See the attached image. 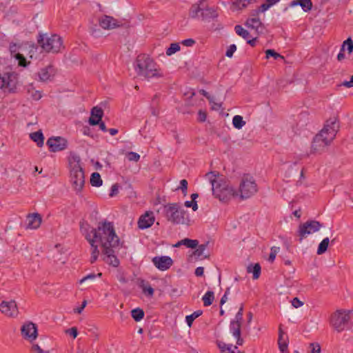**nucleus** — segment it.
Here are the masks:
<instances>
[{"label":"nucleus","instance_id":"23","mask_svg":"<svg viewBox=\"0 0 353 353\" xmlns=\"http://www.w3.org/2000/svg\"><path fill=\"white\" fill-rule=\"evenodd\" d=\"M137 284L146 296L149 298L153 296L154 290L148 281L139 279L137 281Z\"/></svg>","mask_w":353,"mask_h":353},{"label":"nucleus","instance_id":"49","mask_svg":"<svg viewBox=\"0 0 353 353\" xmlns=\"http://www.w3.org/2000/svg\"><path fill=\"white\" fill-rule=\"evenodd\" d=\"M188 184V183L186 179H182L180 181V186L178 188V189L181 190L184 195L187 194Z\"/></svg>","mask_w":353,"mask_h":353},{"label":"nucleus","instance_id":"39","mask_svg":"<svg viewBox=\"0 0 353 353\" xmlns=\"http://www.w3.org/2000/svg\"><path fill=\"white\" fill-rule=\"evenodd\" d=\"M214 299V294L212 291H208L202 298L204 306L212 305Z\"/></svg>","mask_w":353,"mask_h":353},{"label":"nucleus","instance_id":"11","mask_svg":"<svg viewBox=\"0 0 353 353\" xmlns=\"http://www.w3.org/2000/svg\"><path fill=\"white\" fill-rule=\"evenodd\" d=\"M46 144L48 145L50 151L56 152L66 149L68 141L61 137H52L48 139Z\"/></svg>","mask_w":353,"mask_h":353},{"label":"nucleus","instance_id":"25","mask_svg":"<svg viewBox=\"0 0 353 353\" xmlns=\"http://www.w3.org/2000/svg\"><path fill=\"white\" fill-rule=\"evenodd\" d=\"M209 245V242H206L203 244L198 245L197 248L193 252L192 256L191 257L195 256L196 259H208L210 256V254L208 252H205V250Z\"/></svg>","mask_w":353,"mask_h":353},{"label":"nucleus","instance_id":"4","mask_svg":"<svg viewBox=\"0 0 353 353\" xmlns=\"http://www.w3.org/2000/svg\"><path fill=\"white\" fill-rule=\"evenodd\" d=\"M137 74L148 80L152 78H161L164 76L160 66L148 54H139L134 63Z\"/></svg>","mask_w":353,"mask_h":353},{"label":"nucleus","instance_id":"57","mask_svg":"<svg viewBox=\"0 0 353 353\" xmlns=\"http://www.w3.org/2000/svg\"><path fill=\"white\" fill-rule=\"evenodd\" d=\"M272 6V3H270V2H268L266 1L265 3H263L259 8V10H260V12H265L267 10H268L270 7Z\"/></svg>","mask_w":353,"mask_h":353},{"label":"nucleus","instance_id":"8","mask_svg":"<svg viewBox=\"0 0 353 353\" xmlns=\"http://www.w3.org/2000/svg\"><path fill=\"white\" fill-rule=\"evenodd\" d=\"M37 41L43 50L47 52L57 53L63 48L62 39L57 34H52L50 37L39 34Z\"/></svg>","mask_w":353,"mask_h":353},{"label":"nucleus","instance_id":"30","mask_svg":"<svg viewBox=\"0 0 353 353\" xmlns=\"http://www.w3.org/2000/svg\"><path fill=\"white\" fill-rule=\"evenodd\" d=\"M299 5L305 12L310 11L312 8L311 0H294L290 3V6Z\"/></svg>","mask_w":353,"mask_h":353},{"label":"nucleus","instance_id":"29","mask_svg":"<svg viewBox=\"0 0 353 353\" xmlns=\"http://www.w3.org/2000/svg\"><path fill=\"white\" fill-rule=\"evenodd\" d=\"M218 346L221 350V353H243L238 350L236 345L233 346L232 344L227 345L224 343L219 342Z\"/></svg>","mask_w":353,"mask_h":353},{"label":"nucleus","instance_id":"47","mask_svg":"<svg viewBox=\"0 0 353 353\" xmlns=\"http://www.w3.org/2000/svg\"><path fill=\"white\" fill-rule=\"evenodd\" d=\"M279 250H280V248L279 247L273 246L271 248L269 258H268V261L270 263L274 262V261L275 260L276 256L278 254V252H279Z\"/></svg>","mask_w":353,"mask_h":353},{"label":"nucleus","instance_id":"62","mask_svg":"<svg viewBox=\"0 0 353 353\" xmlns=\"http://www.w3.org/2000/svg\"><path fill=\"white\" fill-rule=\"evenodd\" d=\"M87 305V301H83L82 302V304L79 307H77L76 309H74V312L75 313H77V314H81L82 310L85 308V307Z\"/></svg>","mask_w":353,"mask_h":353},{"label":"nucleus","instance_id":"44","mask_svg":"<svg viewBox=\"0 0 353 353\" xmlns=\"http://www.w3.org/2000/svg\"><path fill=\"white\" fill-rule=\"evenodd\" d=\"M180 46L178 43H172L170 44V47L166 50V54L168 56H171L173 54L180 50Z\"/></svg>","mask_w":353,"mask_h":353},{"label":"nucleus","instance_id":"10","mask_svg":"<svg viewBox=\"0 0 353 353\" xmlns=\"http://www.w3.org/2000/svg\"><path fill=\"white\" fill-rule=\"evenodd\" d=\"M323 225L314 220H310L301 224L298 230V235L299 236V242H301L307 235L313 234L319 231Z\"/></svg>","mask_w":353,"mask_h":353},{"label":"nucleus","instance_id":"14","mask_svg":"<svg viewBox=\"0 0 353 353\" xmlns=\"http://www.w3.org/2000/svg\"><path fill=\"white\" fill-rule=\"evenodd\" d=\"M10 73H0V90L5 89L9 92L14 93L16 92V83L12 79Z\"/></svg>","mask_w":353,"mask_h":353},{"label":"nucleus","instance_id":"38","mask_svg":"<svg viewBox=\"0 0 353 353\" xmlns=\"http://www.w3.org/2000/svg\"><path fill=\"white\" fill-rule=\"evenodd\" d=\"M101 175L98 172H93L90 177V183L92 186L99 187L102 185Z\"/></svg>","mask_w":353,"mask_h":353},{"label":"nucleus","instance_id":"18","mask_svg":"<svg viewBox=\"0 0 353 353\" xmlns=\"http://www.w3.org/2000/svg\"><path fill=\"white\" fill-rule=\"evenodd\" d=\"M99 25L105 30L113 29L121 26L117 19L107 15H105L99 20Z\"/></svg>","mask_w":353,"mask_h":353},{"label":"nucleus","instance_id":"9","mask_svg":"<svg viewBox=\"0 0 353 353\" xmlns=\"http://www.w3.org/2000/svg\"><path fill=\"white\" fill-rule=\"evenodd\" d=\"M70 182L77 192H80L85 184L84 171L79 161L70 164Z\"/></svg>","mask_w":353,"mask_h":353},{"label":"nucleus","instance_id":"6","mask_svg":"<svg viewBox=\"0 0 353 353\" xmlns=\"http://www.w3.org/2000/svg\"><path fill=\"white\" fill-rule=\"evenodd\" d=\"M258 191V186L254 177L250 174H244L236 190L241 200L248 199L254 196Z\"/></svg>","mask_w":353,"mask_h":353},{"label":"nucleus","instance_id":"3","mask_svg":"<svg viewBox=\"0 0 353 353\" xmlns=\"http://www.w3.org/2000/svg\"><path fill=\"white\" fill-rule=\"evenodd\" d=\"M212 185L213 195L222 202H228L232 196H237L238 192L229 186L224 179L221 178L218 172H210L205 174Z\"/></svg>","mask_w":353,"mask_h":353},{"label":"nucleus","instance_id":"37","mask_svg":"<svg viewBox=\"0 0 353 353\" xmlns=\"http://www.w3.org/2000/svg\"><path fill=\"white\" fill-rule=\"evenodd\" d=\"M330 243V239L328 237H326L323 239V241L319 243L317 249V254L321 255L325 253L328 248Z\"/></svg>","mask_w":353,"mask_h":353},{"label":"nucleus","instance_id":"19","mask_svg":"<svg viewBox=\"0 0 353 353\" xmlns=\"http://www.w3.org/2000/svg\"><path fill=\"white\" fill-rule=\"evenodd\" d=\"M27 228L35 230L41 225L42 218L39 213H34L27 216Z\"/></svg>","mask_w":353,"mask_h":353},{"label":"nucleus","instance_id":"36","mask_svg":"<svg viewBox=\"0 0 353 353\" xmlns=\"http://www.w3.org/2000/svg\"><path fill=\"white\" fill-rule=\"evenodd\" d=\"M234 30L239 36L241 37L245 40L248 39L251 37L250 33L240 25L235 26Z\"/></svg>","mask_w":353,"mask_h":353},{"label":"nucleus","instance_id":"2","mask_svg":"<svg viewBox=\"0 0 353 353\" xmlns=\"http://www.w3.org/2000/svg\"><path fill=\"white\" fill-rule=\"evenodd\" d=\"M92 232H94L93 239L101 244L103 250L117 248L119 245V238L116 234L112 223H99L97 228H92Z\"/></svg>","mask_w":353,"mask_h":353},{"label":"nucleus","instance_id":"33","mask_svg":"<svg viewBox=\"0 0 353 353\" xmlns=\"http://www.w3.org/2000/svg\"><path fill=\"white\" fill-rule=\"evenodd\" d=\"M230 331L232 336L236 339V345H242L244 343V340L241 337V328L233 325L232 328H230Z\"/></svg>","mask_w":353,"mask_h":353},{"label":"nucleus","instance_id":"24","mask_svg":"<svg viewBox=\"0 0 353 353\" xmlns=\"http://www.w3.org/2000/svg\"><path fill=\"white\" fill-rule=\"evenodd\" d=\"M114 248H109L108 249L103 250V253L106 256L105 261L113 267H118L119 265V261L114 254Z\"/></svg>","mask_w":353,"mask_h":353},{"label":"nucleus","instance_id":"17","mask_svg":"<svg viewBox=\"0 0 353 353\" xmlns=\"http://www.w3.org/2000/svg\"><path fill=\"white\" fill-rule=\"evenodd\" d=\"M154 222V216L152 212H147L141 215L138 221L140 229H146L152 225Z\"/></svg>","mask_w":353,"mask_h":353},{"label":"nucleus","instance_id":"13","mask_svg":"<svg viewBox=\"0 0 353 353\" xmlns=\"http://www.w3.org/2000/svg\"><path fill=\"white\" fill-rule=\"evenodd\" d=\"M0 312L9 317H16L19 314L18 307L14 301H2L0 303Z\"/></svg>","mask_w":353,"mask_h":353},{"label":"nucleus","instance_id":"50","mask_svg":"<svg viewBox=\"0 0 353 353\" xmlns=\"http://www.w3.org/2000/svg\"><path fill=\"white\" fill-rule=\"evenodd\" d=\"M184 205L187 208H192L193 211H196L198 210V205L196 201H186Z\"/></svg>","mask_w":353,"mask_h":353},{"label":"nucleus","instance_id":"52","mask_svg":"<svg viewBox=\"0 0 353 353\" xmlns=\"http://www.w3.org/2000/svg\"><path fill=\"white\" fill-rule=\"evenodd\" d=\"M129 161H138L140 159V155L134 152H130L127 154Z\"/></svg>","mask_w":353,"mask_h":353},{"label":"nucleus","instance_id":"48","mask_svg":"<svg viewBox=\"0 0 353 353\" xmlns=\"http://www.w3.org/2000/svg\"><path fill=\"white\" fill-rule=\"evenodd\" d=\"M15 58L19 61V65L20 66L26 67L27 65V61L24 56L20 53H17L15 55Z\"/></svg>","mask_w":353,"mask_h":353},{"label":"nucleus","instance_id":"35","mask_svg":"<svg viewBox=\"0 0 353 353\" xmlns=\"http://www.w3.org/2000/svg\"><path fill=\"white\" fill-rule=\"evenodd\" d=\"M247 272L248 273H252V278L254 279H257L261 274V265L259 263H255L254 265H250L247 268Z\"/></svg>","mask_w":353,"mask_h":353},{"label":"nucleus","instance_id":"1","mask_svg":"<svg viewBox=\"0 0 353 353\" xmlns=\"http://www.w3.org/2000/svg\"><path fill=\"white\" fill-rule=\"evenodd\" d=\"M339 129V124L336 118L328 119L323 128L313 139L312 152L315 153L323 152L336 137Z\"/></svg>","mask_w":353,"mask_h":353},{"label":"nucleus","instance_id":"7","mask_svg":"<svg viewBox=\"0 0 353 353\" xmlns=\"http://www.w3.org/2000/svg\"><path fill=\"white\" fill-rule=\"evenodd\" d=\"M352 312V310H337L331 315V325L339 332L350 329Z\"/></svg>","mask_w":353,"mask_h":353},{"label":"nucleus","instance_id":"26","mask_svg":"<svg viewBox=\"0 0 353 353\" xmlns=\"http://www.w3.org/2000/svg\"><path fill=\"white\" fill-rule=\"evenodd\" d=\"M285 333L283 332L281 327H279V339H278V345L280 351L282 353H285L288 350V338L287 336L284 337Z\"/></svg>","mask_w":353,"mask_h":353},{"label":"nucleus","instance_id":"64","mask_svg":"<svg viewBox=\"0 0 353 353\" xmlns=\"http://www.w3.org/2000/svg\"><path fill=\"white\" fill-rule=\"evenodd\" d=\"M32 97L34 100H39L42 97V95L39 91H34V93L32 94Z\"/></svg>","mask_w":353,"mask_h":353},{"label":"nucleus","instance_id":"20","mask_svg":"<svg viewBox=\"0 0 353 353\" xmlns=\"http://www.w3.org/2000/svg\"><path fill=\"white\" fill-rule=\"evenodd\" d=\"M103 116V110L102 108L95 106L91 110V115L89 119V123L91 125H97L101 121Z\"/></svg>","mask_w":353,"mask_h":353},{"label":"nucleus","instance_id":"51","mask_svg":"<svg viewBox=\"0 0 353 353\" xmlns=\"http://www.w3.org/2000/svg\"><path fill=\"white\" fill-rule=\"evenodd\" d=\"M102 275L101 273H99L97 274H95L94 273H92V274H88L87 276H84L83 278H82L81 280H80V283H82L88 280H93L97 276H101Z\"/></svg>","mask_w":353,"mask_h":353},{"label":"nucleus","instance_id":"59","mask_svg":"<svg viewBox=\"0 0 353 353\" xmlns=\"http://www.w3.org/2000/svg\"><path fill=\"white\" fill-rule=\"evenodd\" d=\"M206 113L202 110H199L198 112V120L200 122H204L206 119Z\"/></svg>","mask_w":353,"mask_h":353},{"label":"nucleus","instance_id":"63","mask_svg":"<svg viewBox=\"0 0 353 353\" xmlns=\"http://www.w3.org/2000/svg\"><path fill=\"white\" fill-rule=\"evenodd\" d=\"M204 268L203 267H198L196 268L194 274L196 276H201L203 275Z\"/></svg>","mask_w":353,"mask_h":353},{"label":"nucleus","instance_id":"58","mask_svg":"<svg viewBox=\"0 0 353 353\" xmlns=\"http://www.w3.org/2000/svg\"><path fill=\"white\" fill-rule=\"evenodd\" d=\"M118 192H119V185L117 183H115L111 187V191L110 193V196H114V195H116L118 193Z\"/></svg>","mask_w":353,"mask_h":353},{"label":"nucleus","instance_id":"55","mask_svg":"<svg viewBox=\"0 0 353 353\" xmlns=\"http://www.w3.org/2000/svg\"><path fill=\"white\" fill-rule=\"evenodd\" d=\"M66 333L68 334L70 336H72L74 339H75L78 334L77 328L76 327H72L67 330Z\"/></svg>","mask_w":353,"mask_h":353},{"label":"nucleus","instance_id":"16","mask_svg":"<svg viewBox=\"0 0 353 353\" xmlns=\"http://www.w3.org/2000/svg\"><path fill=\"white\" fill-rule=\"evenodd\" d=\"M157 268L161 271L168 270L172 265V259L168 256H155L152 260Z\"/></svg>","mask_w":353,"mask_h":353},{"label":"nucleus","instance_id":"45","mask_svg":"<svg viewBox=\"0 0 353 353\" xmlns=\"http://www.w3.org/2000/svg\"><path fill=\"white\" fill-rule=\"evenodd\" d=\"M182 243L187 248H196L199 244V241L197 240L184 239L182 240Z\"/></svg>","mask_w":353,"mask_h":353},{"label":"nucleus","instance_id":"56","mask_svg":"<svg viewBox=\"0 0 353 353\" xmlns=\"http://www.w3.org/2000/svg\"><path fill=\"white\" fill-rule=\"evenodd\" d=\"M291 303L292 306L295 308H298L303 305V303L297 297L294 298Z\"/></svg>","mask_w":353,"mask_h":353},{"label":"nucleus","instance_id":"27","mask_svg":"<svg viewBox=\"0 0 353 353\" xmlns=\"http://www.w3.org/2000/svg\"><path fill=\"white\" fill-rule=\"evenodd\" d=\"M92 228L90 225L85 221L80 222V230L83 234L85 236L88 241H92L94 236V232H92Z\"/></svg>","mask_w":353,"mask_h":353},{"label":"nucleus","instance_id":"5","mask_svg":"<svg viewBox=\"0 0 353 353\" xmlns=\"http://www.w3.org/2000/svg\"><path fill=\"white\" fill-rule=\"evenodd\" d=\"M164 212L167 220L174 224H188L190 221L186 211L179 203H168L164 205Z\"/></svg>","mask_w":353,"mask_h":353},{"label":"nucleus","instance_id":"22","mask_svg":"<svg viewBox=\"0 0 353 353\" xmlns=\"http://www.w3.org/2000/svg\"><path fill=\"white\" fill-rule=\"evenodd\" d=\"M54 68L52 65H48L41 69L38 72V76L40 81H46L50 80L51 77H54Z\"/></svg>","mask_w":353,"mask_h":353},{"label":"nucleus","instance_id":"28","mask_svg":"<svg viewBox=\"0 0 353 353\" xmlns=\"http://www.w3.org/2000/svg\"><path fill=\"white\" fill-rule=\"evenodd\" d=\"M217 17L216 10L212 8L207 6V3H205L203 9L201 12V19L203 20H208L210 19H214Z\"/></svg>","mask_w":353,"mask_h":353},{"label":"nucleus","instance_id":"60","mask_svg":"<svg viewBox=\"0 0 353 353\" xmlns=\"http://www.w3.org/2000/svg\"><path fill=\"white\" fill-rule=\"evenodd\" d=\"M181 43L185 46H192L195 43V41L192 39H188L182 41Z\"/></svg>","mask_w":353,"mask_h":353},{"label":"nucleus","instance_id":"54","mask_svg":"<svg viewBox=\"0 0 353 353\" xmlns=\"http://www.w3.org/2000/svg\"><path fill=\"white\" fill-rule=\"evenodd\" d=\"M310 347L311 348V351L310 353H320L321 352V347L319 344L311 343L310 345Z\"/></svg>","mask_w":353,"mask_h":353},{"label":"nucleus","instance_id":"43","mask_svg":"<svg viewBox=\"0 0 353 353\" xmlns=\"http://www.w3.org/2000/svg\"><path fill=\"white\" fill-rule=\"evenodd\" d=\"M347 46V50L349 54H351L353 51V40L349 37L343 41L341 46V51H345V47Z\"/></svg>","mask_w":353,"mask_h":353},{"label":"nucleus","instance_id":"53","mask_svg":"<svg viewBox=\"0 0 353 353\" xmlns=\"http://www.w3.org/2000/svg\"><path fill=\"white\" fill-rule=\"evenodd\" d=\"M236 46L235 44L230 45L225 52V56L231 58L233 56V54L236 51Z\"/></svg>","mask_w":353,"mask_h":353},{"label":"nucleus","instance_id":"42","mask_svg":"<svg viewBox=\"0 0 353 353\" xmlns=\"http://www.w3.org/2000/svg\"><path fill=\"white\" fill-rule=\"evenodd\" d=\"M232 124L236 129H241L243 126L245 125V122L243 121V117L240 115H236L232 119Z\"/></svg>","mask_w":353,"mask_h":353},{"label":"nucleus","instance_id":"46","mask_svg":"<svg viewBox=\"0 0 353 353\" xmlns=\"http://www.w3.org/2000/svg\"><path fill=\"white\" fill-rule=\"evenodd\" d=\"M265 57L266 59H269L270 57H274V59H277L278 58L284 59V57L280 54L275 52L274 50L268 49L265 51Z\"/></svg>","mask_w":353,"mask_h":353},{"label":"nucleus","instance_id":"21","mask_svg":"<svg viewBox=\"0 0 353 353\" xmlns=\"http://www.w3.org/2000/svg\"><path fill=\"white\" fill-rule=\"evenodd\" d=\"M205 3L206 0H200L198 3L193 4L190 9V17L201 19V12Z\"/></svg>","mask_w":353,"mask_h":353},{"label":"nucleus","instance_id":"34","mask_svg":"<svg viewBox=\"0 0 353 353\" xmlns=\"http://www.w3.org/2000/svg\"><path fill=\"white\" fill-rule=\"evenodd\" d=\"M30 137L33 141L37 143L39 147H41L43 145L44 137L41 131L31 133Z\"/></svg>","mask_w":353,"mask_h":353},{"label":"nucleus","instance_id":"31","mask_svg":"<svg viewBox=\"0 0 353 353\" xmlns=\"http://www.w3.org/2000/svg\"><path fill=\"white\" fill-rule=\"evenodd\" d=\"M243 307L241 305L238 311V312L235 315L234 319L232 320L230 323V328H232V326L234 325L237 327L241 328V323L243 321Z\"/></svg>","mask_w":353,"mask_h":353},{"label":"nucleus","instance_id":"40","mask_svg":"<svg viewBox=\"0 0 353 353\" xmlns=\"http://www.w3.org/2000/svg\"><path fill=\"white\" fill-rule=\"evenodd\" d=\"M131 315L135 321H140L144 317V312L141 308H135L131 311Z\"/></svg>","mask_w":353,"mask_h":353},{"label":"nucleus","instance_id":"15","mask_svg":"<svg viewBox=\"0 0 353 353\" xmlns=\"http://www.w3.org/2000/svg\"><path fill=\"white\" fill-rule=\"evenodd\" d=\"M245 25L250 30H254V34L256 36L263 34L265 30L264 24L258 17L248 18Z\"/></svg>","mask_w":353,"mask_h":353},{"label":"nucleus","instance_id":"32","mask_svg":"<svg viewBox=\"0 0 353 353\" xmlns=\"http://www.w3.org/2000/svg\"><path fill=\"white\" fill-rule=\"evenodd\" d=\"M88 242L91 247L90 263H94L98 259L99 250L98 246L95 244L97 241L94 239H92V241H89Z\"/></svg>","mask_w":353,"mask_h":353},{"label":"nucleus","instance_id":"41","mask_svg":"<svg viewBox=\"0 0 353 353\" xmlns=\"http://www.w3.org/2000/svg\"><path fill=\"white\" fill-rule=\"evenodd\" d=\"M203 312L201 310H196L192 314L188 315L185 317V321L188 325L190 327L192 325L193 321L200 316L202 314Z\"/></svg>","mask_w":353,"mask_h":353},{"label":"nucleus","instance_id":"61","mask_svg":"<svg viewBox=\"0 0 353 353\" xmlns=\"http://www.w3.org/2000/svg\"><path fill=\"white\" fill-rule=\"evenodd\" d=\"M32 351L33 353H45L44 351L37 344L32 345Z\"/></svg>","mask_w":353,"mask_h":353},{"label":"nucleus","instance_id":"12","mask_svg":"<svg viewBox=\"0 0 353 353\" xmlns=\"http://www.w3.org/2000/svg\"><path fill=\"white\" fill-rule=\"evenodd\" d=\"M23 337L30 342L35 340L37 337V327L32 322L25 323L21 328Z\"/></svg>","mask_w":353,"mask_h":353}]
</instances>
